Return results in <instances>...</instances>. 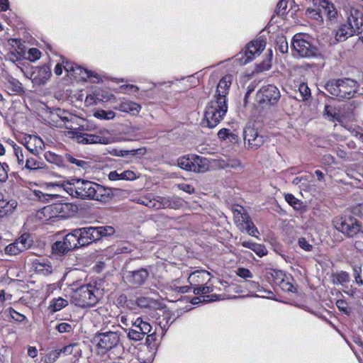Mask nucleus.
Masks as SVG:
<instances>
[{
	"label": "nucleus",
	"mask_w": 363,
	"mask_h": 363,
	"mask_svg": "<svg viewBox=\"0 0 363 363\" xmlns=\"http://www.w3.org/2000/svg\"><path fill=\"white\" fill-rule=\"evenodd\" d=\"M232 82L233 76L230 74L225 75L220 79L213 98L206 106L203 125L214 128L224 118L228 108L227 96Z\"/></svg>",
	"instance_id": "1"
},
{
	"label": "nucleus",
	"mask_w": 363,
	"mask_h": 363,
	"mask_svg": "<svg viewBox=\"0 0 363 363\" xmlns=\"http://www.w3.org/2000/svg\"><path fill=\"white\" fill-rule=\"evenodd\" d=\"M99 291L95 284H88L77 288L73 294L74 303L81 308L92 307L99 301Z\"/></svg>",
	"instance_id": "2"
},
{
	"label": "nucleus",
	"mask_w": 363,
	"mask_h": 363,
	"mask_svg": "<svg viewBox=\"0 0 363 363\" xmlns=\"http://www.w3.org/2000/svg\"><path fill=\"white\" fill-rule=\"evenodd\" d=\"M120 325H112V330L97 333L93 337L99 353L106 352L116 347L120 342Z\"/></svg>",
	"instance_id": "3"
},
{
	"label": "nucleus",
	"mask_w": 363,
	"mask_h": 363,
	"mask_svg": "<svg viewBox=\"0 0 363 363\" xmlns=\"http://www.w3.org/2000/svg\"><path fill=\"white\" fill-rule=\"evenodd\" d=\"M178 166L186 171L202 173L209 169V161L206 157L191 154L179 157Z\"/></svg>",
	"instance_id": "4"
},
{
	"label": "nucleus",
	"mask_w": 363,
	"mask_h": 363,
	"mask_svg": "<svg viewBox=\"0 0 363 363\" xmlns=\"http://www.w3.org/2000/svg\"><path fill=\"white\" fill-rule=\"evenodd\" d=\"M313 3L318 6V9H307L306 12L311 18L322 23L323 21L322 13H323L330 21L336 19L337 11L332 2L328 0H313Z\"/></svg>",
	"instance_id": "5"
},
{
	"label": "nucleus",
	"mask_w": 363,
	"mask_h": 363,
	"mask_svg": "<svg viewBox=\"0 0 363 363\" xmlns=\"http://www.w3.org/2000/svg\"><path fill=\"white\" fill-rule=\"evenodd\" d=\"M291 44L294 50L301 57L315 55L316 48L311 44L308 35L297 33L294 36Z\"/></svg>",
	"instance_id": "6"
},
{
	"label": "nucleus",
	"mask_w": 363,
	"mask_h": 363,
	"mask_svg": "<svg viewBox=\"0 0 363 363\" xmlns=\"http://www.w3.org/2000/svg\"><path fill=\"white\" fill-rule=\"evenodd\" d=\"M266 43L264 40H254L247 44L245 48L238 55V61L240 65H246L259 55L264 49Z\"/></svg>",
	"instance_id": "7"
},
{
	"label": "nucleus",
	"mask_w": 363,
	"mask_h": 363,
	"mask_svg": "<svg viewBox=\"0 0 363 363\" xmlns=\"http://www.w3.org/2000/svg\"><path fill=\"white\" fill-rule=\"evenodd\" d=\"M280 96L279 89L273 84L262 86L257 93V101L263 105H274L278 102Z\"/></svg>",
	"instance_id": "8"
},
{
	"label": "nucleus",
	"mask_w": 363,
	"mask_h": 363,
	"mask_svg": "<svg viewBox=\"0 0 363 363\" xmlns=\"http://www.w3.org/2000/svg\"><path fill=\"white\" fill-rule=\"evenodd\" d=\"M335 227L348 237H353L360 231L361 225L352 217L341 218L334 221Z\"/></svg>",
	"instance_id": "9"
},
{
	"label": "nucleus",
	"mask_w": 363,
	"mask_h": 363,
	"mask_svg": "<svg viewBox=\"0 0 363 363\" xmlns=\"http://www.w3.org/2000/svg\"><path fill=\"white\" fill-rule=\"evenodd\" d=\"M108 133L107 130H100V134ZM75 139L77 143L83 145L104 144L108 145L112 142L111 137H106L100 135L89 134L86 133H76Z\"/></svg>",
	"instance_id": "10"
},
{
	"label": "nucleus",
	"mask_w": 363,
	"mask_h": 363,
	"mask_svg": "<svg viewBox=\"0 0 363 363\" xmlns=\"http://www.w3.org/2000/svg\"><path fill=\"white\" fill-rule=\"evenodd\" d=\"M62 64L65 70L74 78L80 80L86 81L91 77L98 78L96 74H94L92 72L84 69V67L75 65L72 62H69L65 58L62 59Z\"/></svg>",
	"instance_id": "11"
},
{
	"label": "nucleus",
	"mask_w": 363,
	"mask_h": 363,
	"mask_svg": "<svg viewBox=\"0 0 363 363\" xmlns=\"http://www.w3.org/2000/svg\"><path fill=\"white\" fill-rule=\"evenodd\" d=\"M62 64L65 70L74 78L80 80L86 81L91 77L98 78L96 74H94L92 72L84 69V67L75 65L72 62H69L65 58L62 59Z\"/></svg>",
	"instance_id": "12"
},
{
	"label": "nucleus",
	"mask_w": 363,
	"mask_h": 363,
	"mask_svg": "<svg viewBox=\"0 0 363 363\" xmlns=\"http://www.w3.org/2000/svg\"><path fill=\"white\" fill-rule=\"evenodd\" d=\"M244 140L247 144V148L257 150L264 143V138L252 128H247L244 130Z\"/></svg>",
	"instance_id": "13"
},
{
	"label": "nucleus",
	"mask_w": 363,
	"mask_h": 363,
	"mask_svg": "<svg viewBox=\"0 0 363 363\" xmlns=\"http://www.w3.org/2000/svg\"><path fill=\"white\" fill-rule=\"evenodd\" d=\"M76 233L80 241V246L84 247L97 241V234L95 227L89 226L76 228Z\"/></svg>",
	"instance_id": "14"
},
{
	"label": "nucleus",
	"mask_w": 363,
	"mask_h": 363,
	"mask_svg": "<svg viewBox=\"0 0 363 363\" xmlns=\"http://www.w3.org/2000/svg\"><path fill=\"white\" fill-rule=\"evenodd\" d=\"M149 276L150 273L147 269L141 268L135 271L128 272L125 279L130 284L135 287H138L145 284Z\"/></svg>",
	"instance_id": "15"
},
{
	"label": "nucleus",
	"mask_w": 363,
	"mask_h": 363,
	"mask_svg": "<svg viewBox=\"0 0 363 363\" xmlns=\"http://www.w3.org/2000/svg\"><path fill=\"white\" fill-rule=\"evenodd\" d=\"M357 89V82L351 79H339L340 99H350Z\"/></svg>",
	"instance_id": "16"
},
{
	"label": "nucleus",
	"mask_w": 363,
	"mask_h": 363,
	"mask_svg": "<svg viewBox=\"0 0 363 363\" xmlns=\"http://www.w3.org/2000/svg\"><path fill=\"white\" fill-rule=\"evenodd\" d=\"M347 22L356 35L363 33V12L352 9Z\"/></svg>",
	"instance_id": "17"
},
{
	"label": "nucleus",
	"mask_w": 363,
	"mask_h": 363,
	"mask_svg": "<svg viewBox=\"0 0 363 363\" xmlns=\"http://www.w3.org/2000/svg\"><path fill=\"white\" fill-rule=\"evenodd\" d=\"M79 198L82 199H92L96 183L91 181L78 179Z\"/></svg>",
	"instance_id": "18"
},
{
	"label": "nucleus",
	"mask_w": 363,
	"mask_h": 363,
	"mask_svg": "<svg viewBox=\"0 0 363 363\" xmlns=\"http://www.w3.org/2000/svg\"><path fill=\"white\" fill-rule=\"evenodd\" d=\"M94 197L92 200H96L101 203H107L113 198L112 190L101 184L96 183Z\"/></svg>",
	"instance_id": "19"
},
{
	"label": "nucleus",
	"mask_w": 363,
	"mask_h": 363,
	"mask_svg": "<svg viewBox=\"0 0 363 363\" xmlns=\"http://www.w3.org/2000/svg\"><path fill=\"white\" fill-rule=\"evenodd\" d=\"M64 167H67L68 165L74 164L78 169L86 170L90 167L89 162L81 160L79 156L75 157L74 155L70 153L64 154Z\"/></svg>",
	"instance_id": "20"
},
{
	"label": "nucleus",
	"mask_w": 363,
	"mask_h": 363,
	"mask_svg": "<svg viewBox=\"0 0 363 363\" xmlns=\"http://www.w3.org/2000/svg\"><path fill=\"white\" fill-rule=\"evenodd\" d=\"M116 108L122 112L135 116L139 113L142 107L139 104L130 100L123 99Z\"/></svg>",
	"instance_id": "21"
},
{
	"label": "nucleus",
	"mask_w": 363,
	"mask_h": 363,
	"mask_svg": "<svg viewBox=\"0 0 363 363\" xmlns=\"http://www.w3.org/2000/svg\"><path fill=\"white\" fill-rule=\"evenodd\" d=\"M210 277V273L207 271H196L191 273L189 278V283L194 286H200L203 281Z\"/></svg>",
	"instance_id": "22"
},
{
	"label": "nucleus",
	"mask_w": 363,
	"mask_h": 363,
	"mask_svg": "<svg viewBox=\"0 0 363 363\" xmlns=\"http://www.w3.org/2000/svg\"><path fill=\"white\" fill-rule=\"evenodd\" d=\"M111 181L117 180H133L136 179V174L130 170H125L119 172L118 171H111L108 175Z\"/></svg>",
	"instance_id": "23"
},
{
	"label": "nucleus",
	"mask_w": 363,
	"mask_h": 363,
	"mask_svg": "<svg viewBox=\"0 0 363 363\" xmlns=\"http://www.w3.org/2000/svg\"><path fill=\"white\" fill-rule=\"evenodd\" d=\"M354 34V30H352V28H351L347 23V24L341 25L336 30L335 39L338 42H343Z\"/></svg>",
	"instance_id": "24"
},
{
	"label": "nucleus",
	"mask_w": 363,
	"mask_h": 363,
	"mask_svg": "<svg viewBox=\"0 0 363 363\" xmlns=\"http://www.w3.org/2000/svg\"><path fill=\"white\" fill-rule=\"evenodd\" d=\"M77 235L76 229H74L63 238L66 243L65 245L68 246L71 251L81 247L80 241Z\"/></svg>",
	"instance_id": "25"
},
{
	"label": "nucleus",
	"mask_w": 363,
	"mask_h": 363,
	"mask_svg": "<svg viewBox=\"0 0 363 363\" xmlns=\"http://www.w3.org/2000/svg\"><path fill=\"white\" fill-rule=\"evenodd\" d=\"M250 216L242 208L234 211V220L240 230L243 231V226L246 224Z\"/></svg>",
	"instance_id": "26"
},
{
	"label": "nucleus",
	"mask_w": 363,
	"mask_h": 363,
	"mask_svg": "<svg viewBox=\"0 0 363 363\" xmlns=\"http://www.w3.org/2000/svg\"><path fill=\"white\" fill-rule=\"evenodd\" d=\"M78 179H72L66 183L62 184L60 186L64 190L69 194L70 196L79 198V190H78Z\"/></svg>",
	"instance_id": "27"
},
{
	"label": "nucleus",
	"mask_w": 363,
	"mask_h": 363,
	"mask_svg": "<svg viewBox=\"0 0 363 363\" xmlns=\"http://www.w3.org/2000/svg\"><path fill=\"white\" fill-rule=\"evenodd\" d=\"M136 323L138 325H140V331H141L140 333L143 335V337L145 335H147L146 339L147 342L150 341V340H154V337H155L156 335L155 333L149 334L152 330V327L149 323L144 321L141 318H138L136 319Z\"/></svg>",
	"instance_id": "28"
},
{
	"label": "nucleus",
	"mask_w": 363,
	"mask_h": 363,
	"mask_svg": "<svg viewBox=\"0 0 363 363\" xmlns=\"http://www.w3.org/2000/svg\"><path fill=\"white\" fill-rule=\"evenodd\" d=\"M44 157L49 163L54 164L60 167H65L64 155H60L53 152L47 151L44 154Z\"/></svg>",
	"instance_id": "29"
},
{
	"label": "nucleus",
	"mask_w": 363,
	"mask_h": 363,
	"mask_svg": "<svg viewBox=\"0 0 363 363\" xmlns=\"http://www.w3.org/2000/svg\"><path fill=\"white\" fill-rule=\"evenodd\" d=\"M146 153V149L145 147L134 149L131 150H113L111 154L118 157H124L128 155H144Z\"/></svg>",
	"instance_id": "30"
},
{
	"label": "nucleus",
	"mask_w": 363,
	"mask_h": 363,
	"mask_svg": "<svg viewBox=\"0 0 363 363\" xmlns=\"http://www.w3.org/2000/svg\"><path fill=\"white\" fill-rule=\"evenodd\" d=\"M65 241L64 239L61 241H56L53 243L52 245V252L54 254L58 255H64L69 252L70 249L68 246L65 245Z\"/></svg>",
	"instance_id": "31"
},
{
	"label": "nucleus",
	"mask_w": 363,
	"mask_h": 363,
	"mask_svg": "<svg viewBox=\"0 0 363 363\" xmlns=\"http://www.w3.org/2000/svg\"><path fill=\"white\" fill-rule=\"evenodd\" d=\"M211 278L209 277L206 280V283L203 284V283L199 286L194 287V294L196 295H206L207 294H210L213 291V286L212 284H210Z\"/></svg>",
	"instance_id": "32"
},
{
	"label": "nucleus",
	"mask_w": 363,
	"mask_h": 363,
	"mask_svg": "<svg viewBox=\"0 0 363 363\" xmlns=\"http://www.w3.org/2000/svg\"><path fill=\"white\" fill-rule=\"evenodd\" d=\"M325 88L333 96L340 99L339 79H332L328 81L326 83Z\"/></svg>",
	"instance_id": "33"
},
{
	"label": "nucleus",
	"mask_w": 363,
	"mask_h": 363,
	"mask_svg": "<svg viewBox=\"0 0 363 363\" xmlns=\"http://www.w3.org/2000/svg\"><path fill=\"white\" fill-rule=\"evenodd\" d=\"M95 230L97 234V240H99L102 237L110 236L115 233L114 228L109 225L95 227Z\"/></svg>",
	"instance_id": "34"
},
{
	"label": "nucleus",
	"mask_w": 363,
	"mask_h": 363,
	"mask_svg": "<svg viewBox=\"0 0 363 363\" xmlns=\"http://www.w3.org/2000/svg\"><path fill=\"white\" fill-rule=\"evenodd\" d=\"M7 87L15 93H21L23 91L22 84L16 79L9 77L7 79Z\"/></svg>",
	"instance_id": "35"
},
{
	"label": "nucleus",
	"mask_w": 363,
	"mask_h": 363,
	"mask_svg": "<svg viewBox=\"0 0 363 363\" xmlns=\"http://www.w3.org/2000/svg\"><path fill=\"white\" fill-rule=\"evenodd\" d=\"M45 164L33 157H28L26 161L25 167L30 170L43 169Z\"/></svg>",
	"instance_id": "36"
},
{
	"label": "nucleus",
	"mask_w": 363,
	"mask_h": 363,
	"mask_svg": "<svg viewBox=\"0 0 363 363\" xmlns=\"http://www.w3.org/2000/svg\"><path fill=\"white\" fill-rule=\"evenodd\" d=\"M67 305H68L67 300H66L63 298L59 297L57 298H54L52 300V301L50 302V308L53 311H60L61 309H62L63 308H65V306H67Z\"/></svg>",
	"instance_id": "37"
},
{
	"label": "nucleus",
	"mask_w": 363,
	"mask_h": 363,
	"mask_svg": "<svg viewBox=\"0 0 363 363\" xmlns=\"http://www.w3.org/2000/svg\"><path fill=\"white\" fill-rule=\"evenodd\" d=\"M16 245H20V247L25 251L31 246L32 240L28 234H23L16 240Z\"/></svg>",
	"instance_id": "38"
},
{
	"label": "nucleus",
	"mask_w": 363,
	"mask_h": 363,
	"mask_svg": "<svg viewBox=\"0 0 363 363\" xmlns=\"http://www.w3.org/2000/svg\"><path fill=\"white\" fill-rule=\"evenodd\" d=\"M16 206V201H11L10 202L7 203H5L4 201H0V217H3L9 212L12 211Z\"/></svg>",
	"instance_id": "39"
},
{
	"label": "nucleus",
	"mask_w": 363,
	"mask_h": 363,
	"mask_svg": "<svg viewBox=\"0 0 363 363\" xmlns=\"http://www.w3.org/2000/svg\"><path fill=\"white\" fill-rule=\"evenodd\" d=\"M94 117L101 120L113 119L116 113L113 111L97 110L94 113Z\"/></svg>",
	"instance_id": "40"
},
{
	"label": "nucleus",
	"mask_w": 363,
	"mask_h": 363,
	"mask_svg": "<svg viewBox=\"0 0 363 363\" xmlns=\"http://www.w3.org/2000/svg\"><path fill=\"white\" fill-rule=\"evenodd\" d=\"M184 205V201L178 196L169 197V208L172 209H179Z\"/></svg>",
	"instance_id": "41"
},
{
	"label": "nucleus",
	"mask_w": 363,
	"mask_h": 363,
	"mask_svg": "<svg viewBox=\"0 0 363 363\" xmlns=\"http://www.w3.org/2000/svg\"><path fill=\"white\" fill-rule=\"evenodd\" d=\"M243 227V231L246 230L250 235L258 238V236L256 235L258 233V230L254 225L250 217H249L248 220H247V223Z\"/></svg>",
	"instance_id": "42"
},
{
	"label": "nucleus",
	"mask_w": 363,
	"mask_h": 363,
	"mask_svg": "<svg viewBox=\"0 0 363 363\" xmlns=\"http://www.w3.org/2000/svg\"><path fill=\"white\" fill-rule=\"evenodd\" d=\"M5 313L17 322L22 323L26 320V317L24 315L16 311L11 307L9 308Z\"/></svg>",
	"instance_id": "43"
},
{
	"label": "nucleus",
	"mask_w": 363,
	"mask_h": 363,
	"mask_svg": "<svg viewBox=\"0 0 363 363\" xmlns=\"http://www.w3.org/2000/svg\"><path fill=\"white\" fill-rule=\"evenodd\" d=\"M4 252L6 254L9 255H16L21 252H23V249L20 247V245H16V241L8 245L5 249Z\"/></svg>",
	"instance_id": "44"
},
{
	"label": "nucleus",
	"mask_w": 363,
	"mask_h": 363,
	"mask_svg": "<svg viewBox=\"0 0 363 363\" xmlns=\"http://www.w3.org/2000/svg\"><path fill=\"white\" fill-rule=\"evenodd\" d=\"M35 269L43 275H48L52 272V267L47 263H35Z\"/></svg>",
	"instance_id": "45"
},
{
	"label": "nucleus",
	"mask_w": 363,
	"mask_h": 363,
	"mask_svg": "<svg viewBox=\"0 0 363 363\" xmlns=\"http://www.w3.org/2000/svg\"><path fill=\"white\" fill-rule=\"evenodd\" d=\"M285 200L287 201V203L293 206L295 209L300 208L301 206V203L300 201L296 199L293 194H287L285 195Z\"/></svg>",
	"instance_id": "46"
},
{
	"label": "nucleus",
	"mask_w": 363,
	"mask_h": 363,
	"mask_svg": "<svg viewBox=\"0 0 363 363\" xmlns=\"http://www.w3.org/2000/svg\"><path fill=\"white\" fill-rule=\"evenodd\" d=\"M60 355L58 350L51 351L45 357L44 362L54 363L59 358Z\"/></svg>",
	"instance_id": "47"
},
{
	"label": "nucleus",
	"mask_w": 363,
	"mask_h": 363,
	"mask_svg": "<svg viewBox=\"0 0 363 363\" xmlns=\"http://www.w3.org/2000/svg\"><path fill=\"white\" fill-rule=\"evenodd\" d=\"M302 100H306L311 96V90L306 84H301L298 87Z\"/></svg>",
	"instance_id": "48"
},
{
	"label": "nucleus",
	"mask_w": 363,
	"mask_h": 363,
	"mask_svg": "<svg viewBox=\"0 0 363 363\" xmlns=\"http://www.w3.org/2000/svg\"><path fill=\"white\" fill-rule=\"evenodd\" d=\"M128 337L134 341L141 340L144 337L140 332L130 328L128 333Z\"/></svg>",
	"instance_id": "49"
},
{
	"label": "nucleus",
	"mask_w": 363,
	"mask_h": 363,
	"mask_svg": "<svg viewBox=\"0 0 363 363\" xmlns=\"http://www.w3.org/2000/svg\"><path fill=\"white\" fill-rule=\"evenodd\" d=\"M354 277L355 279V282L361 286L363 284V280L361 277L362 267L358 265H355L353 267Z\"/></svg>",
	"instance_id": "50"
},
{
	"label": "nucleus",
	"mask_w": 363,
	"mask_h": 363,
	"mask_svg": "<svg viewBox=\"0 0 363 363\" xmlns=\"http://www.w3.org/2000/svg\"><path fill=\"white\" fill-rule=\"evenodd\" d=\"M252 250L259 257H263L267 254L266 247L258 243H255V247H253Z\"/></svg>",
	"instance_id": "51"
},
{
	"label": "nucleus",
	"mask_w": 363,
	"mask_h": 363,
	"mask_svg": "<svg viewBox=\"0 0 363 363\" xmlns=\"http://www.w3.org/2000/svg\"><path fill=\"white\" fill-rule=\"evenodd\" d=\"M41 52L37 48H30L28 53V59L30 61H35L40 57Z\"/></svg>",
	"instance_id": "52"
},
{
	"label": "nucleus",
	"mask_w": 363,
	"mask_h": 363,
	"mask_svg": "<svg viewBox=\"0 0 363 363\" xmlns=\"http://www.w3.org/2000/svg\"><path fill=\"white\" fill-rule=\"evenodd\" d=\"M14 153L16 157L18 164L22 166L24 163V156L23 154L22 148L18 146H14Z\"/></svg>",
	"instance_id": "53"
},
{
	"label": "nucleus",
	"mask_w": 363,
	"mask_h": 363,
	"mask_svg": "<svg viewBox=\"0 0 363 363\" xmlns=\"http://www.w3.org/2000/svg\"><path fill=\"white\" fill-rule=\"evenodd\" d=\"M335 277H336L337 281L340 284L348 282L350 280V275L346 272L342 271V272L337 273L335 275Z\"/></svg>",
	"instance_id": "54"
},
{
	"label": "nucleus",
	"mask_w": 363,
	"mask_h": 363,
	"mask_svg": "<svg viewBox=\"0 0 363 363\" xmlns=\"http://www.w3.org/2000/svg\"><path fill=\"white\" fill-rule=\"evenodd\" d=\"M298 243L299 247L305 251L311 252L313 250L312 245L309 244V242L304 238H299Z\"/></svg>",
	"instance_id": "55"
},
{
	"label": "nucleus",
	"mask_w": 363,
	"mask_h": 363,
	"mask_svg": "<svg viewBox=\"0 0 363 363\" xmlns=\"http://www.w3.org/2000/svg\"><path fill=\"white\" fill-rule=\"evenodd\" d=\"M30 141L33 143L34 147L43 149L44 147V143L43 140L38 136H29Z\"/></svg>",
	"instance_id": "56"
},
{
	"label": "nucleus",
	"mask_w": 363,
	"mask_h": 363,
	"mask_svg": "<svg viewBox=\"0 0 363 363\" xmlns=\"http://www.w3.org/2000/svg\"><path fill=\"white\" fill-rule=\"evenodd\" d=\"M177 186L179 190H182L190 194L195 192L194 186L186 183L178 184H177Z\"/></svg>",
	"instance_id": "57"
},
{
	"label": "nucleus",
	"mask_w": 363,
	"mask_h": 363,
	"mask_svg": "<svg viewBox=\"0 0 363 363\" xmlns=\"http://www.w3.org/2000/svg\"><path fill=\"white\" fill-rule=\"evenodd\" d=\"M287 7V1L286 0H279L276 8V12L278 15H283Z\"/></svg>",
	"instance_id": "58"
},
{
	"label": "nucleus",
	"mask_w": 363,
	"mask_h": 363,
	"mask_svg": "<svg viewBox=\"0 0 363 363\" xmlns=\"http://www.w3.org/2000/svg\"><path fill=\"white\" fill-rule=\"evenodd\" d=\"M158 209L169 208V197L157 196Z\"/></svg>",
	"instance_id": "59"
},
{
	"label": "nucleus",
	"mask_w": 363,
	"mask_h": 363,
	"mask_svg": "<svg viewBox=\"0 0 363 363\" xmlns=\"http://www.w3.org/2000/svg\"><path fill=\"white\" fill-rule=\"evenodd\" d=\"M57 330L60 333H69L72 330V327L70 324L67 323H62L57 325Z\"/></svg>",
	"instance_id": "60"
},
{
	"label": "nucleus",
	"mask_w": 363,
	"mask_h": 363,
	"mask_svg": "<svg viewBox=\"0 0 363 363\" xmlns=\"http://www.w3.org/2000/svg\"><path fill=\"white\" fill-rule=\"evenodd\" d=\"M325 113L330 121H333L337 118V113L334 111L333 108L330 106H325Z\"/></svg>",
	"instance_id": "61"
},
{
	"label": "nucleus",
	"mask_w": 363,
	"mask_h": 363,
	"mask_svg": "<svg viewBox=\"0 0 363 363\" xmlns=\"http://www.w3.org/2000/svg\"><path fill=\"white\" fill-rule=\"evenodd\" d=\"M277 43L278 49L281 53H286L288 52V43L284 38H279Z\"/></svg>",
	"instance_id": "62"
},
{
	"label": "nucleus",
	"mask_w": 363,
	"mask_h": 363,
	"mask_svg": "<svg viewBox=\"0 0 363 363\" xmlns=\"http://www.w3.org/2000/svg\"><path fill=\"white\" fill-rule=\"evenodd\" d=\"M121 92L123 94H128L130 91L137 92L139 88L133 84H127L121 86Z\"/></svg>",
	"instance_id": "63"
},
{
	"label": "nucleus",
	"mask_w": 363,
	"mask_h": 363,
	"mask_svg": "<svg viewBox=\"0 0 363 363\" xmlns=\"http://www.w3.org/2000/svg\"><path fill=\"white\" fill-rule=\"evenodd\" d=\"M39 73L44 79L49 78L51 74L50 68L46 65H43L40 67Z\"/></svg>",
	"instance_id": "64"
}]
</instances>
